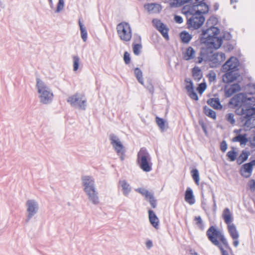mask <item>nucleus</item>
<instances>
[{
  "label": "nucleus",
  "mask_w": 255,
  "mask_h": 255,
  "mask_svg": "<svg viewBox=\"0 0 255 255\" xmlns=\"http://www.w3.org/2000/svg\"><path fill=\"white\" fill-rule=\"evenodd\" d=\"M152 23L154 27L162 34V36L166 40H168L169 29L167 25L162 23L160 20L156 18L153 19Z\"/></svg>",
  "instance_id": "13"
},
{
  "label": "nucleus",
  "mask_w": 255,
  "mask_h": 255,
  "mask_svg": "<svg viewBox=\"0 0 255 255\" xmlns=\"http://www.w3.org/2000/svg\"><path fill=\"white\" fill-rule=\"evenodd\" d=\"M203 111L204 114L209 118H212L214 120H216V113L213 110L208 108L207 106H205L203 108Z\"/></svg>",
  "instance_id": "35"
},
{
  "label": "nucleus",
  "mask_w": 255,
  "mask_h": 255,
  "mask_svg": "<svg viewBox=\"0 0 255 255\" xmlns=\"http://www.w3.org/2000/svg\"><path fill=\"white\" fill-rule=\"evenodd\" d=\"M255 98L247 97L246 93H240L232 97L228 106L235 110V113L241 117L239 120L248 128H255Z\"/></svg>",
  "instance_id": "1"
},
{
  "label": "nucleus",
  "mask_w": 255,
  "mask_h": 255,
  "mask_svg": "<svg viewBox=\"0 0 255 255\" xmlns=\"http://www.w3.org/2000/svg\"><path fill=\"white\" fill-rule=\"evenodd\" d=\"M149 220L150 224L155 229H158L159 227V219L155 215V213L151 210H149L148 211Z\"/></svg>",
  "instance_id": "22"
},
{
  "label": "nucleus",
  "mask_w": 255,
  "mask_h": 255,
  "mask_svg": "<svg viewBox=\"0 0 255 255\" xmlns=\"http://www.w3.org/2000/svg\"><path fill=\"white\" fill-rule=\"evenodd\" d=\"M235 116L233 113H228L225 116L226 120L231 124L232 126H234L236 124V120L234 118Z\"/></svg>",
  "instance_id": "41"
},
{
  "label": "nucleus",
  "mask_w": 255,
  "mask_h": 255,
  "mask_svg": "<svg viewBox=\"0 0 255 255\" xmlns=\"http://www.w3.org/2000/svg\"><path fill=\"white\" fill-rule=\"evenodd\" d=\"M88 196V199L94 205H97L99 203V199L98 197V193L96 191V189H91L89 191L85 192Z\"/></svg>",
  "instance_id": "18"
},
{
  "label": "nucleus",
  "mask_w": 255,
  "mask_h": 255,
  "mask_svg": "<svg viewBox=\"0 0 255 255\" xmlns=\"http://www.w3.org/2000/svg\"><path fill=\"white\" fill-rule=\"evenodd\" d=\"M144 7L150 13H157L161 10V5L157 3H151L144 5Z\"/></svg>",
  "instance_id": "23"
},
{
  "label": "nucleus",
  "mask_w": 255,
  "mask_h": 255,
  "mask_svg": "<svg viewBox=\"0 0 255 255\" xmlns=\"http://www.w3.org/2000/svg\"><path fill=\"white\" fill-rule=\"evenodd\" d=\"M50 6L51 8H53L54 7V4L52 1V0H48Z\"/></svg>",
  "instance_id": "63"
},
{
  "label": "nucleus",
  "mask_w": 255,
  "mask_h": 255,
  "mask_svg": "<svg viewBox=\"0 0 255 255\" xmlns=\"http://www.w3.org/2000/svg\"><path fill=\"white\" fill-rule=\"evenodd\" d=\"M248 93L250 95H254L255 94V84H248Z\"/></svg>",
  "instance_id": "51"
},
{
  "label": "nucleus",
  "mask_w": 255,
  "mask_h": 255,
  "mask_svg": "<svg viewBox=\"0 0 255 255\" xmlns=\"http://www.w3.org/2000/svg\"><path fill=\"white\" fill-rule=\"evenodd\" d=\"M216 79V76L215 73H213V74H210L209 75V80L210 82L214 81Z\"/></svg>",
  "instance_id": "58"
},
{
  "label": "nucleus",
  "mask_w": 255,
  "mask_h": 255,
  "mask_svg": "<svg viewBox=\"0 0 255 255\" xmlns=\"http://www.w3.org/2000/svg\"><path fill=\"white\" fill-rule=\"evenodd\" d=\"M67 101L73 107L83 110L86 109L87 100L81 94L76 93L70 96Z\"/></svg>",
  "instance_id": "11"
},
{
  "label": "nucleus",
  "mask_w": 255,
  "mask_h": 255,
  "mask_svg": "<svg viewBox=\"0 0 255 255\" xmlns=\"http://www.w3.org/2000/svg\"><path fill=\"white\" fill-rule=\"evenodd\" d=\"M120 186L122 187L123 194L128 196L131 191V188L130 185L125 180H121L119 182Z\"/></svg>",
  "instance_id": "24"
},
{
  "label": "nucleus",
  "mask_w": 255,
  "mask_h": 255,
  "mask_svg": "<svg viewBox=\"0 0 255 255\" xmlns=\"http://www.w3.org/2000/svg\"><path fill=\"white\" fill-rule=\"evenodd\" d=\"M224 48L226 51L230 52L233 50L234 47L232 44L230 43L229 42H227L224 45Z\"/></svg>",
  "instance_id": "53"
},
{
  "label": "nucleus",
  "mask_w": 255,
  "mask_h": 255,
  "mask_svg": "<svg viewBox=\"0 0 255 255\" xmlns=\"http://www.w3.org/2000/svg\"><path fill=\"white\" fill-rule=\"evenodd\" d=\"M205 0H190V2L191 5L192 10H195L196 8H198L199 6L204 7V12L209 11L208 5L204 2Z\"/></svg>",
  "instance_id": "19"
},
{
  "label": "nucleus",
  "mask_w": 255,
  "mask_h": 255,
  "mask_svg": "<svg viewBox=\"0 0 255 255\" xmlns=\"http://www.w3.org/2000/svg\"><path fill=\"white\" fill-rule=\"evenodd\" d=\"M189 1L190 0H169V4L171 7H178Z\"/></svg>",
  "instance_id": "28"
},
{
  "label": "nucleus",
  "mask_w": 255,
  "mask_h": 255,
  "mask_svg": "<svg viewBox=\"0 0 255 255\" xmlns=\"http://www.w3.org/2000/svg\"><path fill=\"white\" fill-rule=\"evenodd\" d=\"M204 7L203 6H199L198 8H196L195 10H192L191 8V5L189 6V9L198 14L199 15H202V14H205L208 13V12H204Z\"/></svg>",
  "instance_id": "44"
},
{
  "label": "nucleus",
  "mask_w": 255,
  "mask_h": 255,
  "mask_svg": "<svg viewBox=\"0 0 255 255\" xmlns=\"http://www.w3.org/2000/svg\"><path fill=\"white\" fill-rule=\"evenodd\" d=\"M219 59V55L217 52H214L213 54L212 55L211 59L209 62H212L213 64H215L214 66H217L220 64Z\"/></svg>",
  "instance_id": "40"
},
{
  "label": "nucleus",
  "mask_w": 255,
  "mask_h": 255,
  "mask_svg": "<svg viewBox=\"0 0 255 255\" xmlns=\"http://www.w3.org/2000/svg\"><path fill=\"white\" fill-rule=\"evenodd\" d=\"M228 230L232 239H237L239 238V234L236 226L234 224L228 226Z\"/></svg>",
  "instance_id": "27"
},
{
  "label": "nucleus",
  "mask_w": 255,
  "mask_h": 255,
  "mask_svg": "<svg viewBox=\"0 0 255 255\" xmlns=\"http://www.w3.org/2000/svg\"><path fill=\"white\" fill-rule=\"evenodd\" d=\"M36 87L39 94V98L40 103L44 105L51 103L53 98V92L39 78L36 79Z\"/></svg>",
  "instance_id": "6"
},
{
  "label": "nucleus",
  "mask_w": 255,
  "mask_h": 255,
  "mask_svg": "<svg viewBox=\"0 0 255 255\" xmlns=\"http://www.w3.org/2000/svg\"><path fill=\"white\" fill-rule=\"evenodd\" d=\"M117 33L120 39L124 42H128L132 37V31L129 24L122 22L117 25Z\"/></svg>",
  "instance_id": "8"
},
{
  "label": "nucleus",
  "mask_w": 255,
  "mask_h": 255,
  "mask_svg": "<svg viewBox=\"0 0 255 255\" xmlns=\"http://www.w3.org/2000/svg\"><path fill=\"white\" fill-rule=\"evenodd\" d=\"M240 63L238 59L234 56L231 57L223 64L221 71L225 73L223 75V81L229 84L235 81L239 76V68Z\"/></svg>",
  "instance_id": "3"
},
{
  "label": "nucleus",
  "mask_w": 255,
  "mask_h": 255,
  "mask_svg": "<svg viewBox=\"0 0 255 255\" xmlns=\"http://www.w3.org/2000/svg\"><path fill=\"white\" fill-rule=\"evenodd\" d=\"M191 255H199V254L193 250H190L189 251Z\"/></svg>",
  "instance_id": "62"
},
{
  "label": "nucleus",
  "mask_w": 255,
  "mask_h": 255,
  "mask_svg": "<svg viewBox=\"0 0 255 255\" xmlns=\"http://www.w3.org/2000/svg\"><path fill=\"white\" fill-rule=\"evenodd\" d=\"M180 37L184 43H188L192 38V36L186 31H182L180 33Z\"/></svg>",
  "instance_id": "30"
},
{
  "label": "nucleus",
  "mask_w": 255,
  "mask_h": 255,
  "mask_svg": "<svg viewBox=\"0 0 255 255\" xmlns=\"http://www.w3.org/2000/svg\"><path fill=\"white\" fill-rule=\"evenodd\" d=\"M134 73L138 82L142 85H144V81L141 70L139 68L136 67L134 70Z\"/></svg>",
  "instance_id": "32"
},
{
  "label": "nucleus",
  "mask_w": 255,
  "mask_h": 255,
  "mask_svg": "<svg viewBox=\"0 0 255 255\" xmlns=\"http://www.w3.org/2000/svg\"><path fill=\"white\" fill-rule=\"evenodd\" d=\"M232 36L231 34L229 32L225 31L223 32V34L222 35V37H219V38H222L226 40H229L232 38Z\"/></svg>",
  "instance_id": "50"
},
{
  "label": "nucleus",
  "mask_w": 255,
  "mask_h": 255,
  "mask_svg": "<svg viewBox=\"0 0 255 255\" xmlns=\"http://www.w3.org/2000/svg\"><path fill=\"white\" fill-rule=\"evenodd\" d=\"M192 177L193 179H194L195 183L197 185H199V171L197 169H193L191 171Z\"/></svg>",
  "instance_id": "39"
},
{
  "label": "nucleus",
  "mask_w": 255,
  "mask_h": 255,
  "mask_svg": "<svg viewBox=\"0 0 255 255\" xmlns=\"http://www.w3.org/2000/svg\"><path fill=\"white\" fill-rule=\"evenodd\" d=\"M141 47V45L140 44H135L133 46V51L135 55H138L140 53V49Z\"/></svg>",
  "instance_id": "48"
},
{
  "label": "nucleus",
  "mask_w": 255,
  "mask_h": 255,
  "mask_svg": "<svg viewBox=\"0 0 255 255\" xmlns=\"http://www.w3.org/2000/svg\"><path fill=\"white\" fill-rule=\"evenodd\" d=\"M174 20L177 23H181L183 22V18L180 15H175L174 16Z\"/></svg>",
  "instance_id": "56"
},
{
  "label": "nucleus",
  "mask_w": 255,
  "mask_h": 255,
  "mask_svg": "<svg viewBox=\"0 0 255 255\" xmlns=\"http://www.w3.org/2000/svg\"><path fill=\"white\" fill-rule=\"evenodd\" d=\"M222 217L228 226L232 224L231 223L232 222L233 219L232 214L229 208H226L224 210L222 214Z\"/></svg>",
  "instance_id": "25"
},
{
  "label": "nucleus",
  "mask_w": 255,
  "mask_h": 255,
  "mask_svg": "<svg viewBox=\"0 0 255 255\" xmlns=\"http://www.w3.org/2000/svg\"><path fill=\"white\" fill-rule=\"evenodd\" d=\"M187 16V27L189 29H197L200 28L205 21V17L203 15L188 10L186 13Z\"/></svg>",
  "instance_id": "7"
},
{
  "label": "nucleus",
  "mask_w": 255,
  "mask_h": 255,
  "mask_svg": "<svg viewBox=\"0 0 255 255\" xmlns=\"http://www.w3.org/2000/svg\"><path fill=\"white\" fill-rule=\"evenodd\" d=\"M206 235L209 240L219 248L221 255L233 254L232 249L222 231L211 226L207 231Z\"/></svg>",
  "instance_id": "2"
},
{
  "label": "nucleus",
  "mask_w": 255,
  "mask_h": 255,
  "mask_svg": "<svg viewBox=\"0 0 255 255\" xmlns=\"http://www.w3.org/2000/svg\"><path fill=\"white\" fill-rule=\"evenodd\" d=\"M194 220L196 221V224L199 227V228L202 231L204 230V225L201 217L200 216L195 217Z\"/></svg>",
  "instance_id": "42"
},
{
  "label": "nucleus",
  "mask_w": 255,
  "mask_h": 255,
  "mask_svg": "<svg viewBox=\"0 0 255 255\" xmlns=\"http://www.w3.org/2000/svg\"><path fill=\"white\" fill-rule=\"evenodd\" d=\"M220 149L223 152L226 151L227 149V144L225 140H223L221 142Z\"/></svg>",
  "instance_id": "54"
},
{
  "label": "nucleus",
  "mask_w": 255,
  "mask_h": 255,
  "mask_svg": "<svg viewBox=\"0 0 255 255\" xmlns=\"http://www.w3.org/2000/svg\"><path fill=\"white\" fill-rule=\"evenodd\" d=\"M111 144L121 160L123 161L126 156V149L118 136L114 133L109 135Z\"/></svg>",
  "instance_id": "9"
},
{
  "label": "nucleus",
  "mask_w": 255,
  "mask_h": 255,
  "mask_svg": "<svg viewBox=\"0 0 255 255\" xmlns=\"http://www.w3.org/2000/svg\"><path fill=\"white\" fill-rule=\"evenodd\" d=\"M207 103L215 110H221L223 109V106L218 98H210L207 100Z\"/></svg>",
  "instance_id": "21"
},
{
  "label": "nucleus",
  "mask_w": 255,
  "mask_h": 255,
  "mask_svg": "<svg viewBox=\"0 0 255 255\" xmlns=\"http://www.w3.org/2000/svg\"><path fill=\"white\" fill-rule=\"evenodd\" d=\"M136 191L144 196L145 199L148 201L152 208H155L156 207L157 201L155 199L153 193L143 188H137L136 189Z\"/></svg>",
  "instance_id": "14"
},
{
  "label": "nucleus",
  "mask_w": 255,
  "mask_h": 255,
  "mask_svg": "<svg viewBox=\"0 0 255 255\" xmlns=\"http://www.w3.org/2000/svg\"><path fill=\"white\" fill-rule=\"evenodd\" d=\"M136 163L140 168L146 172L152 170L151 157L145 147L140 149L137 154Z\"/></svg>",
  "instance_id": "5"
},
{
  "label": "nucleus",
  "mask_w": 255,
  "mask_h": 255,
  "mask_svg": "<svg viewBox=\"0 0 255 255\" xmlns=\"http://www.w3.org/2000/svg\"><path fill=\"white\" fill-rule=\"evenodd\" d=\"M253 171V167L249 163L244 164L241 170V174L245 178L251 176Z\"/></svg>",
  "instance_id": "20"
},
{
  "label": "nucleus",
  "mask_w": 255,
  "mask_h": 255,
  "mask_svg": "<svg viewBox=\"0 0 255 255\" xmlns=\"http://www.w3.org/2000/svg\"><path fill=\"white\" fill-rule=\"evenodd\" d=\"M146 246L148 249L151 248L153 246L152 241L150 240L147 241L146 243Z\"/></svg>",
  "instance_id": "59"
},
{
  "label": "nucleus",
  "mask_w": 255,
  "mask_h": 255,
  "mask_svg": "<svg viewBox=\"0 0 255 255\" xmlns=\"http://www.w3.org/2000/svg\"><path fill=\"white\" fill-rule=\"evenodd\" d=\"M64 7V0H59L57 5V8L55 12H59L61 11Z\"/></svg>",
  "instance_id": "47"
},
{
  "label": "nucleus",
  "mask_w": 255,
  "mask_h": 255,
  "mask_svg": "<svg viewBox=\"0 0 255 255\" xmlns=\"http://www.w3.org/2000/svg\"><path fill=\"white\" fill-rule=\"evenodd\" d=\"M195 51L192 47L187 48L185 54L184 55V59L186 60H190L195 58Z\"/></svg>",
  "instance_id": "29"
},
{
  "label": "nucleus",
  "mask_w": 255,
  "mask_h": 255,
  "mask_svg": "<svg viewBox=\"0 0 255 255\" xmlns=\"http://www.w3.org/2000/svg\"><path fill=\"white\" fill-rule=\"evenodd\" d=\"M78 23L80 27L81 38L85 42L87 39V31L86 28L83 23L81 21L80 19H79Z\"/></svg>",
  "instance_id": "31"
},
{
  "label": "nucleus",
  "mask_w": 255,
  "mask_h": 255,
  "mask_svg": "<svg viewBox=\"0 0 255 255\" xmlns=\"http://www.w3.org/2000/svg\"><path fill=\"white\" fill-rule=\"evenodd\" d=\"M237 156V152H236L234 147L232 150L229 151L227 153V156L228 157L230 161H234L236 160Z\"/></svg>",
  "instance_id": "38"
},
{
  "label": "nucleus",
  "mask_w": 255,
  "mask_h": 255,
  "mask_svg": "<svg viewBox=\"0 0 255 255\" xmlns=\"http://www.w3.org/2000/svg\"><path fill=\"white\" fill-rule=\"evenodd\" d=\"M26 206L27 207L26 211L27 212L26 222H28L29 220L37 213L39 206L38 202L33 199L28 200L26 202Z\"/></svg>",
  "instance_id": "12"
},
{
  "label": "nucleus",
  "mask_w": 255,
  "mask_h": 255,
  "mask_svg": "<svg viewBox=\"0 0 255 255\" xmlns=\"http://www.w3.org/2000/svg\"><path fill=\"white\" fill-rule=\"evenodd\" d=\"M205 189H208L209 192H211L212 196L213 202H216L215 194H214L213 191H212L211 187L207 183H202L201 184V190H202V194H203V192L204 191Z\"/></svg>",
  "instance_id": "37"
},
{
  "label": "nucleus",
  "mask_w": 255,
  "mask_h": 255,
  "mask_svg": "<svg viewBox=\"0 0 255 255\" xmlns=\"http://www.w3.org/2000/svg\"><path fill=\"white\" fill-rule=\"evenodd\" d=\"M203 61H204V56L201 54V51L200 52L199 56L195 59L194 62L197 64H200Z\"/></svg>",
  "instance_id": "55"
},
{
  "label": "nucleus",
  "mask_w": 255,
  "mask_h": 255,
  "mask_svg": "<svg viewBox=\"0 0 255 255\" xmlns=\"http://www.w3.org/2000/svg\"><path fill=\"white\" fill-rule=\"evenodd\" d=\"M250 187L251 189H253V190L255 189V180H252Z\"/></svg>",
  "instance_id": "60"
},
{
  "label": "nucleus",
  "mask_w": 255,
  "mask_h": 255,
  "mask_svg": "<svg viewBox=\"0 0 255 255\" xmlns=\"http://www.w3.org/2000/svg\"><path fill=\"white\" fill-rule=\"evenodd\" d=\"M218 22V20L216 17L210 16L206 22V25L208 28L207 29H203L200 36L207 37V35H209L217 37V35L220 32V29L214 26L217 24Z\"/></svg>",
  "instance_id": "10"
},
{
  "label": "nucleus",
  "mask_w": 255,
  "mask_h": 255,
  "mask_svg": "<svg viewBox=\"0 0 255 255\" xmlns=\"http://www.w3.org/2000/svg\"><path fill=\"white\" fill-rule=\"evenodd\" d=\"M185 82L188 83V85L186 86V89L189 93V96L193 100L198 101V97L196 93L194 90L193 83L190 79H186Z\"/></svg>",
  "instance_id": "17"
},
{
  "label": "nucleus",
  "mask_w": 255,
  "mask_h": 255,
  "mask_svg": "<svg viewBox=\"0 0 255 255\" xmlns=\"http://www.w3.org/2000/svg\"><path fill=\"white\" fill-rule=\"evenodd\" d=\"M234 240L233 245L235 247H237L239 244V239H233Z\"/></svg>",
  "instance_id": "61"
},
{
  "label": "nucleus",
  "mask_w": 255,
  "mask_h": 255,
  "mask_svg": "<svg viewBox=\"0 0 255 255\" xmlns=\"http://www.w3.org/2000/svg\"><path fill=\"white\" fill-rule=\"evenodd\" d=\"M156 122L161 130L164 131L167 129L168 127L166 126L165 121L163 119L156 117Z\"/></svg>",
  "instance_id": "36"
},
{
  "label": "nucleus",
  "mask_w": 255,
  "mask_h": 255,
  "mask_svg": "<svg viewBox=\"0 0 255 255\" xmlns=\"http://www.w3.org/2000/svg\"><path fill=\"white\" fill-rule=\"evenodd\" d=\"M241 90V86L238 83L226 85L224 87V96L226 98H230Z\"/></svg>",
  "instance_id": "15"
},
{
  "label": "nucleus",
  "mask_w": 255,
  "mask_h": 255,
  "mask_svg": "<svg viewBox=\"0 0 255 255\" xmlns=\"http://www.w3.org/2000/svg\"><path fill=\"white\" fill-rule=\"evenodd\" d=\"M250 153L247 151H243L240 156L237 159V162L238 164H241L246 161L249 157Z\"/></svg>",
  "instance_id": "34"
},
{
  "label": "nucleus",
  "mask_w": 255,
  "mask_h": 255,
  "mask_svg": "<svg viewBox=\"0 0 255 255\" xmlns=\"http://www.w3.org/2000/svg\"><path fill=\"white\" fill-rule=\"evenodd\" d=\"M185 200L191 205L194 204L195 202L193 191L190 187H188L185 191Z\"/></svg>",
  "instance_id": "26"
},
{
  "label": "nucleus",
  "mask_w": 255,
  "mask_h": 255,
  "mask_svg": "<svg viewBox=\"0 0 255 255\" xmlns=\"http://www.w3.org/2000/svg\"><path fill=\"white\" fill-rule=\"evenodd\" d=\"M199 39L201 43L205 44V46L200 50L201 54L204 56L205 61H210L214 50L219 48L221 46L222 39L219 37L209 35L207 37L200 36Z\"/></svg>",
  "instance_id": "4"
},
{
  "label": "nucleus",
  "mask_w": 255,
  "mask_h": 255,
  "mask_svg": "<svg viewBox=\"0 0 255 255\" xmlns=\"http://www.w3.org/2000/svg\"><path fill=\"white\" fill-rule=\"evenodd\" d=\"M217 53L219 54V60H220V63L224 61L225 59H226V56H225V53H223V52H217Z\"/></svg>",
  "instance_id": "57"
},
{
  "label": "nucleus",
  "mask_w": 255,
  "mask_h": 255,
  "mask_svg": "<svg viewBox=\"0 0 255 255\" xmlns=\"http://www.w3.org/2000/svg\"><path fill=\"white\" fill-rule=\"evenodd\" d=\"M81 179L84 192L96 188L95 181L92 176L87 175L83 176Z\"/></svg>",
  "instance_id": "16"
},
{
  "label": "nucleus",
  "mask_w": 255,
  "mask_h": 255,
  "mask_svg": "<svg viewBox=\"0 0 255 255\" xmlns=\"http://www.w3.org/2000/svg\"><path fill=\"white\" fill-rule=\"evenodd\" d=\"M73 70L76 71L78 70L79 65L80 58L78 56L73 57Z\"/></svg>",
  "instance_id": "45"
},
{
  "label": "nucleus",
  "mask_w": 255,
  "mask_h": 255,
  "mask_svg": "<svg viewBox=\"0 0 255 255\" xmlns=\"http://www.w3.org/2000/svg\"><path fill=\"white\" fill-rule=\"evenodd\" d=\"M237 138L238 142H240L241 144H245L248 141L246 134H239L237 135Z\"/></svg>",
  "instance_id": "46"
},
{
  "label": "nucleus",
  "mask_w": 255,
  "mask_h": 255,
  "mask_svg": "<svg viewBox=\"0 0 255 255\" xmlns=\"http://www.w3.org/2000/svg\"><path fill=\"white\" fill-rule=\"evenodd\" d=\"M206 89V84L205 83H202L199 85L198 87H197V91H198L199 93L201 94H202L204 91Z\"/></svg>",
  "instance_id": "49"
},
{
  "label": "nucleus",
  "mask_w": 255,
  "mask_h": 255,
  "mask_svg": "<svg viewBox=\"0 0 255 255\" xmlns=\"http://www.w3.org/2000/svg\"><path fill=\"white\" fill-rule=\"evenodd\" d=\"M124 59L126 64H129L130 62V55L127 51L124 53Z\"/></svg>",
  "instance_id": "52"
},
{
  "label": "nucleus",
  "mask_w": 255,
  "mask_h": 255,
  "mask_svg": "<svg viewBox=\"0 0 255 255\" xmlns=\"http://www.w3.org/2000/svg\"><path fill=\"white\" fill-rule=\"evenodd\" d=\"M192 75L195 80L199 81L202 77L201 69L198 67H194L192 69Z\"/></svg>",
  "instance_id": "33"
},
{
  "label": "nucleus",
  "mask_w": 255,
  "mask_h": 255,
  "mask_svg": "<svg viewBox=\"0 0 255 255\" xmlns=\"http://www.w3.org/2000/svg\"><path fill=\"white\" fill-rule=\"evenodd\" d=\"M202 128L204 132L205 133V134H206L207 133V129H206L205 126L203 124L202 125Z\"/></svg>",
  "instance_id": "64"
},
{
  "label": "nucleus",
  "mask_w": 255,
  "mask_h": 255,
  "mask_svg": "<svg viewBox=\"0 0 255 255\" xmlns=\"http://www.w3.org/2000/svg\"><path fill=\"white\" fill-rule=\"evenodd\" d=\"M143 86L150 93H151L152 95L153 94L154 92V88L150 80H148L146 85H144Z\"/></svg>",
  "instance_id": "43"
}]
</instances>
